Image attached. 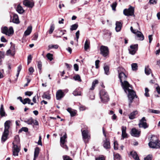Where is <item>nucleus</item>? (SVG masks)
Instances as JSON below:
<instances>
[{"label": "nucleus", "mask_w": 160, "mask_h": 160, "mask_svg": "<svg viewBox=\"0 0 160 160\" xmlns=\"http://www.w3.org/2000/svg\"><path fill=\"white\" fill-rule=\"evenodd\" d=\"M118 70L122 86L124 92L127 93H128L129 106L130 107L135 97L137 98L136 93L132 89L131 85L125 80L127 76L124 73L125 70L123 68L120 67L118 68Z\"/></svg>", "instance_id": "1"}, {"label": "nucleus", "mask_w": 160, "mask_h": 160, "mask_svg": "<svg viewBox=\"0 0 160 160\" xmlns=\"http://www.w3.org/2000/svg\"><path fill=\"white\" fill-rule=\"evenodd\" d=\"M11 121L7 120L4 123V130L1 138L2 142H5L8 139L9 133V129L11 125Z\"/></svg>", "instance_id": "2"}, {"label": "nucleus", "mask_w": 160, "mask_h": 160, "mask_svg": "<svg viewBox=\"0 0 160 160\" xmlns=\"http://www.w3.org/2000/svg\"><path fill=\"white\" fill-rule=\"evenodd\" d=\"M150 142L148 143L149 147L152 148H160V141L154 136L151 137Z\"/></svg>", "instance_id": "3"}, {"label": "nucleus", "mask_w": 160, "mask_h": 160, "mask_svg": "<svg viewBox=\"0 0 160 160\" xmlns=\"http://www.w3.org/2000/svg\"><path fill=\"white\" fill-rule=\"evenodd\" d=\"M99 93L101 100L102 102L105 103L109 101V98L108 95L104 90L100 91Z\"/></svg>", "instance_id": "4"}, {"label": "nucleus", "mask_w": 160, "mask_h": 160, "mask_svg": "<svg viewBox=\"0 0 160 160\" xmlns=\"http://www.w3.org/2000/svg\"><path fill=\"white\" fill-rule=\"evenodd\" d=\"M1 32L2 33L10 36L13 34L14 31L12 27H10L8 28L7 27L4 26L1 28Z\"/></svg>", "instance_id": "5"}, {"label": "nucleus", "mask_w": 160, "mask_h": 160, "mask_svg": "<svg viewBox=\"0 0 160 160\" xmlns=\"http://www.w3.org/2000/svg\"><path fill=\"white\" fill-rule=\"evenodd\" d=\"M130 30L132 32L135 34L137 37L138 38V39L140 40H143L144 39V37L142 33L138 30L133 29L132 27H131Z\"/></svg>", "instance_id": "6"}, {"label": "nucleus", "mask_w": 160, "mask_h": 160, "mask_svg": "<svg viewBox=\"0 0 160 160\" xmlns=\"http://www.w3.org/2000/svg\"><path fill=\"white\" fill-rule=\"evenodd\" d=\"M101 53L104 57H107L109 54V51L108 48L102 45L100 48Z\"/></svg>", "instance_id": "7"}, {"label": "nucleus", "mask_w": 160, "mask_h": 160, "mask_svg": "<svg viewBox=\"0 0 160 160\" xmlns=\"http://www.w3.org/2000/svg\"><path fill=\"white\" fill-rule=\"evenodd\" d=\"M138 49V44L131 45L128 49L129 53L132 55H134L135 54Z\"/></svg>", "instance_id": "8"}, {"label": "nucleus", "mask_w": 160, "mask_h": 160, "mask_svg": "<svg viewBox=\"0 0 160 160\" xmlns=\"http://www.w3.org/2000/svg\"><path fill=\"white\" fill-rule=\"evenodd\" d=\"M13 147L12 148L13 155L14 156H18L20 151V145H16L14 142L12 143Z\"/></svg>", "instance_id": "9"}, {"label": "nucleus", "mask_w": 160, "mask_h": 160, "mask_svg": "<svg viewBox=\"0 0 160 160\" xmlns=\"http://www.w3.org/2000/svg\"><path fill=\"white\" fill-rule=\"evenodd\" d=\"M134 9L131 6H130L128 9H125L123 10L124 14L127 16L133 15H134Z\"/></svg>", "instance_id": "10"}, {"label": "nucleus", "mask_w": 160, "mask_h": 160, "mask_svg": "<svg viewBox=\"0 0 160 160\" xmlns=\"http://www.w3.org/2000/svg\"><path fill=\"white\" fill-rule=\"evenodd\" d=\"M139 127L140 128H142L146 129L148 127V125L146 122V120L144 117H143L140 120L138 123Z\"/></svg>", "instance_id": "11"}, {"label": "nucleus", "mask_w": 160, "mask_h": 160, "mask_svg": "<svg viewBox=\"0 0 160 160\" xmlns=\"http://www.w3.org/2000/svg\"><path fill=\"white\" fill-rule=\"evenodd\" d=\"M82 138L85 143L88 142V140L90 139V136L89 135L87 130H83L82 131Z\"/></svg>", "instance_id": "12"}, {"label": "nucleus", "mask_w": 160, "mask_h": 160, "mask_svg": "<svg viewBox=\"0 0 160 160\" xmlns=\"http://www.w3.org/2000/svg\"><path fill=\"white\" fill-rule=\"evenodd\" d=\"M23 4L25 6L29 8H32L34 6V2L32 0H24Z\"/></svg>", "instance_id": "13"}, {"label": "nucleus", "mask_w": 160, "mask_h": 160, "mask_svg": "<svg viewBox=\"0 0 160 160\" xmlns=\"http://www.w3.org/2000/svg\"><path fill=\"white\" fill-rule=\"evenodd\" d=\"M140 131L137 129L135 128H133L131 130V134L132 136L138 137L140 136Z\"/></svg>", "instance_id": "14"}, {"label": "nucleus", "mask_w": 160, "mask_h": 160, "mask_svg": "<svg viewBox=\"0 0 160 160\" xmlns=\"http://www.w3.org/2000/svg\"><path fill=\"white\" fill-rule=\"evenodd\" d=\"M65 95L62 90L60 89L58 90L56 93V98L57 100H60L63 98Z\"/></svg>", "instance_id": "15"}, {"label": "nucleus", "mask_w": 160, "mask_h": 160, "mask_svg": "<svg viewBox=\"0 0 160 160\" xmlns=\"http://www.w3.org/2000/svg\"><path fill=\"white\" fill-rule=\"evenodd\" d=\"M103 146L106 149H110V145L109 140L107 138H105V140H103Z\"/></svg>", "instance_id": "16"}, {"label": "nucleus", "mask_w": 160, "mask_h": 160, "mask_svg": "<svg viewBox=\"0 0 160 160\" xmlns=\"http://www.w3.org/2000/svg\"><path fill=\"white\" fill-rule=\"evenodd\" d=\"M15 48L13 47H11L7 51L6 54L7 55L13 56L15 54Z\"/></svg>", "instance_id": "17"}, {"label": "nucleus", "mask_w": 160, "mask_h": 160, "mask_svg": "<svg viewBox=\"0 0 160 160\" xmlns=\"http://www.w3.org/2000/svg\"><path fill=\"white\" fill-rule=\"evenodd\" d=\"M126 127L124 126L122 127V136L123 138V139L127 137V134L126 132Z\"/></svg>", "instance_id": "18"}, {"label": "nucleus", "mask_w": 160, "mask_h": 160, "mask_svg": "<svg viewBox=\"0 0 160 160\" xmlns=\"http://www.w3.org/2000/svg\"><path fill=\"white\" fill-rule=\"evenodd\" d=\"M67 134L66 133H65L60 138V142L61 145L65 144V142L67 141Z\"/></svg>", "instance_id": "19"}, {"label": "nucleus", "mask_w": 160, "mask_h": 160, "mask_svg": "<svg viewBox=\"0 0 160 160\" xmlns=\"http://www.w3.org/2000/svg\"><path fill=\"white\" fill-rule=\"evenodd\" d=\"M122 26V24L121 22L118 21L116 22L115 29L117 32H119L121 30Z\"/></svg>", "instance_id": "20"}, {"label": "nucleus", "mask_w": 160, "mask_h": 160, "mask_svg": "<svg viewBox=\"0 0 160 160\" xmlns=\"http://www.w3.org/2000/svg\"><path fill=\"white\" fill-rule=\"evenodd\" d=\"M32 30V27L31 26H29L24 32V35L26 36L29 35L31 33Z\"/></svg>", "instance_id": "21"}, {"label": "nucleus", "mask_w": 160, "mask_h": 160, "mask_svg": "<svg viewBox=\"0 0 160 160\" xmlns=\"http://www.w3.org/2000/svg\"><path fill=\"white\" fill-rule=\"evenodd\" d=\"M16 10L17 12L19 14H22L24 11L22 7L20 4L18 5Z\"/></svg>", "instance_id": "22"}, {"label": "nucleus", "mask_w": 160, "mask_h": 160, "mask_svg": "<svg viewBox=\"0 0 160 160\" xmlns=\"http://www.w3.org/2000/svg\"><path fill=\"white\" fill-rule=\"evenodd\" d=\"M13 22L16 24H18L19 23L18 17L17 15L14 14L13 15Z\"/></svg>", "instance_id": "23"}, {"label": "nucleus", "mask_w": 160, "mask_h": 160, "mask_svg": "<svg viewBox=\"0 0 160 160\" xmlns=\"http://www.w3.org/2000/svg\"><path fill=\"white\" fill-rule=\"evenodd\" d=\"M138 111H135L133 112H131L129 116V118L130 119H134L136 115L138 114Z\"/></svg>", "instance_id": "24"}, {"label": "nucleus", "mask_w": 160, "mask_h": 160, "mask_svg": "<svg viewBox=\"0 0 160 160\" xmlns=\"http://www.w3.org/2000/svg\"><path fill=\"white\" fill-rule=\"evenodd\" d=\"M130 155L135 160H139V158L136 152L134 151L131 152Z\"/></svg>", "instance_id": "25"}, {"label": "nucleus", "mask_w": 160, "mask_h": 160, "mask_svg": "<svg viewBox=\"0 0 160 160\" xmlns=\"http://www.w3.org/2000/svg\"><path fill=\"white\" fill-rule=\"evenodd\" d=\"M0 115L1 117L5 116V112L4 111L3 106V104L1 105V108L0 109Z\"/></svg>", "instance_id": "26"}, {"label": "nucleus", "mask_w": 160, "mask_h": 160, "mask_svg": "<svg viewBox=\"0 0 160 160\" xmlns=\"http://www.w3.org/2000/svg\"><path fill=\"white\" fill-rule=\"evenodd\" d=\"M39 148L38 147H37L35 148L34 152V160H35L36 158L38 157L39 152Z\"/></svg>", "instance_id": "27"}, {"label": "nucleus", "mask_w": 160, "mask_h": 160, "mask_svg": "<svg viewBox=\"0 0 160 160\" xmlns=\"http://www.w3.org/2000/svg\"><path fill=\"white\" fill-rule=\"evenodd\" d=\"M90 42L89 40L87 39L85 42L84 46V49L87 50L89 47Z\"/></svg>", "instance_id": "28"}, {"label": "nucleus", "mask_w": 160, "mask_h": 160, "mask_svg": "<svg viewBox=\"0 0 160 160\" xmlns=\"http://www.w3.org/2000/svg\"><path fill=\"white\" fill-rule=\"evenodd\" d=\"M24 122L29 125H32V124L33 122V120L32 117H31L25 120Z\"/></svg>", "instance_id": "29"}, {"label": "nucleus", "mask_w": 160, "mask_h": 160, "mask_svg": "<svg viewBox=\"0 0 160 160\" xmlns=\"http://www.w3.org/2000/svg\"><path fill=\"white\" fill-rule=\"evenodd\" d=\"M67 110L68 112L70 113L71 116L72 117L75 116L76 114L75 111L72 110V109L70 108H68L67 109Z\"/></svg>", "instance_id": "30"}, {"label": "nucleus", "mask_w": 160, "mask_h": 160, "mask_svg": "<svg viewBox=\"0 0 160 160\" xmlns=\"http://www.w3.org/2000/svg\"><path fill=\"white\" fill-rule=\"evenodd\" d=\"M14 141L13 142L16 145H20V139L18 135H16L14 138Z\"/></svg>", "instance_id": "31"}, {"label": "nucleus", "mask_w": 160, "mask_h": 160, "mask_svg": "<svg viewBox=\"0 0 160 160\" xmlns=\"http://www.w3.org/2000/svg\"><path fill=\"white\" fill-rule=\"evenodd\" d=\"M145 72L146 74L148 75L151 73V70L148 66H146L145 69Z\"/></svg>", "instance_id": "32"}, {"label": "nucleus", "mask_w": 160, "mask_h": 160, "mask_svg": "<svg viewBox=\"0 0 160 160\" xmlns=\"http://www.w3.org/2000/svg\"><path fill=\"white\" fill-rule=\"evenodd\" d=\"M58 45L56 44V45H49L48 46V50H50L52 48H55V49H57L58 48Z\"/></svg>", "instance_id": "33"}, {"label": "nucleus", "mask_w": 160, "mask_h": 160, "mask_svg": "<svg viewBox=\"0 0 160 160\" xmlns=\"http://www.w3.org/2000/svg\"><path fill=\"white\" fill-rule=\"evenodd\" d=\"M31 101V100L29 98H26L23 100L22 103L24 104H25L27 103H28V104H30Z\"/></svg>", "instance_id": "34"}, {"label": "nucleus", "mask_w": 160, "mask_h": 160, "mask_svg": "<svg viewBox=\"0 0 160 160\" xmlns=\"http://www.w3.org/2000/svg\"><path fill=\"white\" fill-rule=\"evenodd\" d=\"M104 70L105 73L107 75L109 74V68L108 66H105L104 67Z\"/></svg>", "instance_id": "35"}, {"label": "nucleus", "mask_w": 160, "mask_h": 160, "mask_svg": "<svg viewBox=\"0 0 160 160\" xmlns=\"http://www.w3.org/2000/svg\"><path fill=\"white\" fill-rule=\"evenodd\" d=\"M78 25L77 24H75L71 26L70 30L72 31L76 30L78 28Z\"/></svg>", "instance_id": "36"}, {"label": "nucleus", "mask_w": 160, "mask_h": 160, "mask_svg": "<svg viewBox=\"0 0 160 160\" xmlns=\"http://www.w3.org/2000/svg\"><path fill=\"white\" fill-rule=\"evenodd\" d=\"M132 69L133 71H136L138 69V65L136 63H133L131 65Z\"/></svg>", "instance_id": "37"}, {"label": "nucleus", "mask_w": 160, "mask_h": 160, "mask_svg": "<svg viewBox=\"0 0 160 160\" xmlns=\"http://www.w3.org/2000/svg\"><path fill=\"white\" fill-rule=\"evenodd\" d=\"M73 78L75 81H78L79 82H81L82 81L80 77L78 75H77L74 76L73 77Z\"/></svg>", "instance_id": "38"}, {"label": "nucleus", "mask_w": 160, "mask_h": 160, "mask_svg": "<svg viewBox=\"0 0 160 160\" xmlns=\"http://www.w3.org/2000/svg\"><path fill=\"white\" fill-rule=\"evenodd\" d=\"M48 59L50 61H52L53 59V55L52 54L50 53H48L46 56Z\"/></svg>", "instance_id": "39"}, {"label": "nucleus", "mask_w": 160, "mask_h": 160, "mask_svg": "<svg viewBox=\"0 0 160 160\" xmlns=\"http://www.w3.org/2000/svg\"><path fill=\"white\" fill-rule=\"evenodd\" d=\"M54 29V24L51 25L49 31V33L50 34L52 33Z\"/></svg>", "instance_id": "40"}, {"label": "nucleus", "mask_w": 160, "mask_h": 160, "mask_svg": "<svg viewBox=\"0 0 160 160\" xmlns=\"http://www.w3.org/2000/svg\"><path fill=\"white\" fill-rule=\"evenodd\" d=\"M38 62V67L39 69V70L40 71H41L42 69V62L40 61H39L37 62Z\"/></svg>", "instance_id": "41"}, {"label": "nucleus", "mask_w": 160, "mask_h": 160, "mask_svg": "<svg viewBox=\"0 0 160 160\" xmlns=\"http://www.w3.org/2000/svg\"><path fill=\"white\" fill-rule=\"evenodd\" d=\"M42 98H46L48 99H50V97L48 94H47L44 93L42 95Z\"/></svg>", "instance_id": "42"}, {"label": "nucleus", "mask_w": 160, "mask_h": 160, "mask_svg": "<svg viewBox=\"0 0 160 160\" xmlns=\"http://www.w3.org/2000/svg\"><path fill=\"white\" fill-rule=\"evenodd\" d=\"M73 94L75 96L81 95L80 92H78L77 90H75L73 92Z\"/></svg>", "instance_id": "43"}, {"label": "nucleus", "mask_w": 160, "mask_h": 160, "mask_svg": "<svg viewBox=\"0 0 160 160\" xmlns=\"http://www.w3.org/2000/svg\"><path fill=\"white\" fill-rule=\"evenodd\" d=\"M155 87H156V89L157 92L158 94H160V87L157 84L155 85Z\"/></svg>", "instance_id": "44"}, {"label": "nucleus", "mask_w": 160, "mask_h": 160, "mask_svg": "<svg viewBox=\"0 0 160 160\" xmlns=\"http://www.w3.org/2000/svg\"><path fill=\"white\" fill-rule=\"evenodd\" d=\"M149 112L154 113L156 114H158L159 113V111L158 110H153V109H150L149 110Z\"/></svg>", "instance_id": "45"}, {"label": "nucleus", "mask_w": 160, "mask_h": 160, "mask_svg": "<svg viewBox=\"0 0 160 160\" xmlns=\"http://www.w3.org/2000/svg\"><path fill=\"white\" fill-rule=\"evenodd\" d=\"M76 38H75V39L78 42V40L79 38V31H77L76 33Z\"/></svg>", "instance_id": "46"}, {"label": "nucleus", "mask_w": 160, "mask_h": 160, "mask_svg": "<svg viewBox=\"0 0 160 160\" xmlns=\"http://www.w3.org/2000/svg\"><path fill=\"white\" fill-rule=\"evenodd\" d=\"M38 144L39 145H40L41 146H42V137L40 135L39 136V140L38 142Z\"/></svg>", "instance_id": "47"}, {"label": "nucleus", "mask_w": 160, "mask_h": 160, "mask_svg": "<svg viewBox=\"0 0 160 160\" xmlns=\"http://www.w3.org/2000/svg\"><path fill=\"white\" fill-rule=\"evenodd\" d=\"M118 144L117 141H115L114 143V148L115 150H117L118 149Z\"/></svg>", "instance_id": "48"}, {"label": "nucleus", "mask_w": 160, "mask_h": 160, "mask_svg": "<svg viewBox=\"0 0 160 160\" xmlns=\"http://www.w3.org/2000/svg\"><path fill=\"white\" fill-rule=\"evenodd\" d=\"M116 6H117V3L116 2H114L112 3V4L111 5L112 10H115V8L116 7Z\"/></svg>", "instance_id": "49"}, {"label": "nucleus", "mask_w": 160, "mask_h": 160, "mask_svg": "<svg viewBox=\"0 0 160 160\" xmlns=\"http://www.w3.org/2000/svg\"><path fill=\"white\" fill-rule=\"evenodd\" d=\"M114 158L117 159H120V157L119 154L116 153V154H114Z\"/></svg>", "instance_id": "50"}, {"label": "nucleus", "mask_w": 160, "mask_h": 160, "mask_svg": "<svg viewBox=\"0 0 160 160\" xmlns=\"http://www.w3.org/2000/svg\"><path fill=\"white\" fill-rule=\"evenodd\" d=\"M4 52L2 51H0V59L3 58L4 57Z\"/></svg>", "instance_id": "51"}, {"label": "nucleus", "mask_w": 160, "mask_h": 160, "mask_svg": "<svg viewBox=\"0 0 160 160\" xmlns=\"http://www.w3.org/2000/svg\"><path fill=\"white\" fill-rule=\"evenodd\" d=\"M20 131H23L26 132L28 131V129L27 128H26V127H22L19 130V132H20Z\"/></svg>", "instance_id": "52"}, {"label": "nucleus", "mask_w": 160, "mask_h": 160, "mask_svg": "<svg viewBox=\"0 0 160 160\" xmlns=\"http://www.w3.org/2000/svg\"><path fill=\"white\" fill-rule=\"evenodd\" d=\"M149 2L150 4H156L157 3V0H150Z\"/></svg>", "instance_id": "53"}, {"label": "nucleus", "mask_w": 160, "mask_h": 160, "mask_svg": "<svg viewBox=\"0 0 160 160\" xmlns=\"http://www.w3.org/2000/svg\"><path fill=\"white\" fill-rule=\"evenodd\" d=\"M152 158V156L149 155L147 157L144 158V160H151Z\"/></svg>", "instance_id": "54"}, {"label": "nucleus", "mask_w": 160, "mask_h": 160, "mask_svg": "<svg viewBox=\"0 0 160 160\" xmlns=\"http://www.w3.org/2000/svg\"><path fill=\"white\" fill-rule=\"evenodd\" d=\"M63 158L64 160H72L69 157L67 156H63Z\"/></svg>", "instance_id": "55"}, {"label": "nucleus", "mask_w": 160, "mask_h": 160, "mask_svg": "<svg viewBox=\"0 0 160 160\" xmlns=\"http://www.w3.org/2000/svg\"><path fill=\"white\" fill-rule=\"evenodd\" d=\"M66 31L65 30H59V33L61 35V36H59V37H61L62 35H63L64 34V32H65Z\"/></svg>", "instance_id": "56"}, {"label": "nucleus", "mask_w": 160, "mask_h": 160, "mask_svg": "<svg viewBox=\"0 0 160 160\" xmlns=\"http://www.w3.org/2000/svg\"><path fill=\"white\" fill-rule=\"evenodd\" d=\"M74 70L77 71L78 70V65L77 64H75L74 65Z\"/></svg>", "instance_id": "57"}, {"label": "nucleus", "mask_w": 160, "mask_h": 160, "mask_svg": "<svg viewBox=\"0 0 160 160\" xmlns=\"http://www.w3.org/2000/svg\"><path fill=\"white\" fill-rule=\"evenodd\" d=\"M1 41L2 42H7V40L3 36H2L1 38Z\"/></svg>", "instance_id": "58"}, {"label": "nucleus", "mask_w": 160, "mask_h": 160, "mask_svg": "<svg viewBox=\"0 0 160 160\" xmlns=\"http://www.w3.org/2000/svg\"><path fill=\"white\" fill-rule=\"evenodd\" d=\"M32 93L33 92H31L27 91L25 92V94L26 95L30 96L32 94Z\"/></svg>", "instance_id": "59"}, {"label": "nucleus", "mask_w": 160, "mask_h": 160, "mask_svg": "<svg viewBox=\"0 0 160 160\" xmlns=\"http://www.w3.org/2000/svg\"><path fill=\"white\" fill-rule=\"evenodd\" d=\"M28 70L29 72L31 73V74L33 73V72L34 71V69L32 67H31L30 68H29L28 69Z\"/></svg>", "instance_id": "60"}, {"label": "nucleus", "mask_w": 160, "mask_h": 160, "mask_svg": "<svg viewBox=\"0 0 160 160\" xmlns=\"http://www.w3.org/2000/svg\"><path fill=\"white\" fill-rule=\"evenodd\" d=\"M99 60H97L95 61V66L96 68H99Z\"/></svg>", "instance_id": "61"}, {"label": "nucleus", "mask_w": 160, "mask_h": 160, "mask_svg": "<svg viewBox=\"0 0 160 160\" xmlns=\"http://www.w3.org/2000/svg\"><path fill=\"white\" fill-rule=\"evenodd\" d=\"M79 108L80 111H83L86 109V107L84 106L81 105Z\"/></svg>", "instance_id": "62"}, {"label": "nucleus", "mask_w": 160, "mask_h": 160, "mask_svg": "<svg viewBox=\"0 0 160 160\" xmlns=\"http://www.w3.org/2000/svg\"><path fill=\"white\" fill-rule=\"evenodd\" d=\"M61 146L62 147H63V148L66 149V150H68V147H67V146L66 145H65L64 144H63L62 145H61Z\"/></svg>", "instance_id": "63"}, {"label": "nucleus", "mask_w": 160, "mask_h": 160, "mask_svg": "<svg viewBox=\"0 0 160 160\" xmlns=\"http://www.w3.org/2000/svg\"><path fill=\"white\" fill-rule=\"evenodd\" d=\"M148 39L149 40V43H151L152 40V35H149Z\"/></svg>", "instance_id": "64"}]
</instances>
